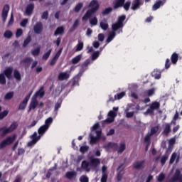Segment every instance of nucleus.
<instances>
[{"label":"nucleus","instance_id":"f257e3e1","mask_svg":"<svg viewBox=\"0 0 182 182\" xmlns=\"http://www.w3.org/2000/svg\"><path fill=\"white\" fill-rule=\"evenodd\" d=\"M88 8H91V9H88L86 11L85 14L82 16V21H88L90 18H92V15H93V14H96V12L99 11V8H100L99 3L96 0H92L88 5Z\"/></svg>","mask_w":182,"mask_h":182},{"label":"nucleus","instance_id":"f03ea898","mask_svg":"<svg viewBox=\"0 0 182 182\" xmlns=\"http://www.w3.org/2000/svg\"><path fill=\"white\" fill-rule=\"evenodd\" d=\"M18 128V122H14L10 125L9 128L6 127H3L0 128V132H2V136H6L9 133H12L14 130Z\"/></svg>","mask_w":182,"mask_h":182},{"label":"nucleus","instance_id":"7ed1b4c3","mask_svg":"<svg viewBox=\"0 0 182 182\" xmlns=\"http://www.w3.org/2000/svg\"><path fill=\"white\" fill-rule=\"evenodd\" d=\"M160 109V102L155 101L151 103L149 108L146 111L145 114H153L154 110Z\"/></svg>","mask_w":182,"mask_h":182},{"label":"nucleus","instance_id":"20e7f679","mask_svg":"<svg viewBox=\"0 0 182 182\" xmlns=\"http://www.w3.org/2000/svg\"><path fill=\"white\" fill-rule=\"evenodd\" d=\"M41 135L38 136V133L34 132L31 135V141H30L27 144L28 147H33V146H35V144H36L38 141L41 140Z\"/></svg>","mask_w":182,"mask_h":182},{"label":"nucleus","instance_id":"39448f33","mask_svg":"<svg viewBox=\"0 0 182 182\" xmlns=\"http://www.w3.org/2000/svg\"><path fill=\"white\" fill-rule=\"evenodd\" d=\"M151 0H145V2H150ZM144 4L143 0H134V3H132L131 9L132 11H136V9H139L140 6Z\"/></svg>","mask_w":182,"mask_h":182},{"label":"nucleus","instance_id":"423d86ee","mask_svg":"<svg viewBox=\"0 0 182 182\" xmlns=\"http://www.w3.org/2000/svg\"><path fill=\"white\" fill-rule=\"evenodd\" d=\"M9 9H10L9 4H5L3 7L1 18L4 23L6 22V19L8 18V14H9Z\"/></svg>","mask_w":182,"mask_h":182},{"label":"nucleus","instance_id":"0eeeda50","mask_svg":"<svg viewBox=\"0 0 182 182\" xmlns=\"http://www.w3.org/2000/svg\"><path fill=\"white\" fill-rule=\"evenodd\" d=\"M32 62H33V58L26 57L20 61V64L22 65L25 69H29V66H31V63H32Z\"/></svg>","mask_w":182,"mask_h":182},{"label":"nucleus","instance_id":"6e6552de","mask_svg":"<svg viewBox=\"0 0 182 182\" xmlns=\"http://www.w3.org/2000/svg\"><path fill=\"white\" fill-rule=\"evenodd\" d=\"M29 99H31V94H28L25 99L20 103L18 106V110H25L26 109V106L28 105V102H29Z\"/></svg>","mask_w":182,"mask_h":182},{"label":"nucleus","instance_id":"1a4fd4ad","mask_svg":"<svg viewBox=\"0 0 182 182\" xmlns=\"http://www.w3.org/2000/svg\"><path fill=\"white\" fill-rule=\"evenodd\" d=\"M181 178H182L181 171H180V169H176L174 175L169 180V182L178 181V180H180Z\"/></svg>","mask_w":182,"mask_h":182},{"label":"nucleus","instance_id":"9d476101","mask_svg":"<svg viewBox=\"0 0 182 182\" xmlns=\"http://www.w3.org/2000/svg\"><path fill=\"white\" fill-rule=\"evenodd\" d=\"M33 31L35 33H37L38 35L42 33V31H43V24L42 23V22H37L33 26Z\"/></svg>","mask_w":182,"mask_h":182},{"label":"nucleus","instance_id":"9b49d317","mask_svg":"<svg viewBox=\"0 0 182 182\" xmlns=\"http://www.w3.org/2000/svg\"><path fill=\"white\" fill-rule=\"evenodd\" d=\"M39 105V102H38V100L33 97H32L31 102L28 106V112H31V110H35L36 107H38V105Z\"/></svg>","mask_w":182,"mask_h":182},{"label":"nucleus","instance_id":"f8f14e48","mask_svg":"<svg viewBox=\"0 0 182 182\" xmlns=\"http://www.w3.org/2000/svg\"><path fill=\"white\" fill-rule=\"evenodd\" d=\"M70 77V74L68 73V72H62L58 74V79L60 82H63V80H68Z\"/></svg>","mask_w":182,"mask_h":182},{"label":"nucleus","instance_id":"ddd939ff","mask_svg":"<svg viewBox=\"0 0 182 182\" xmlns=\"http://www.w3.org/2000/svg\"><path fill=\"white\" fill-rule=\"evenodd\" d=\"M45 96V87L41 86L40 89L33 95V97L38 99V97H43Z\"/></svg>","mask_w":182,"mask_h":182},{"label":"nucleus","instance_id":"4468645a","mask_svg":"<svg viewBox=\"0 0 182 182\" xmlns=\"http://www.w3.org/2000/svg\"><path fill=\"white\" fill-rule=\"evenodd\" d=\"M12 72H14V68L12 67H8L4 71V75L7 77V79H12Z\"/></svg>","mask_w":182,"mask_h":182},{"label":"nucleus","instance_id":"2eb2a0df","mask_svg":"<svg viewBox=\"0 0 182 182\" xmlns=\"http://www.w3.org/2000/svg\"><path fill=\"white\" fill-rule=\"evenodd\" d=\"M144 163H146L145 160L135 162L134 164V168H136V170H142V168H144Z\"/></svg>","mask_w":182,"mask_h":182},{"label":"nucleus","instance_id":"dca6fc26","mask_svg":"<svg viewBox=\"0 0 182 182\" xmlns=\"http://www.w3.org/2000/svg\"><path fill=\"white\" fill-rule=\"evenodd\" d=\"M126 0H116L114 2L113 9H119V8L123 7Z\"/></svg>","mask_w":182,"mask_h":182},{"label":"nucleus","instance_id":"f3484780","mask_svg":"<svg viewBox=\"0 0 182 182\" xmlns=\"http://www.w3.org/2000/svg\"><path fill=\"white\" fill-rule=\"evenodd\" d=\"M34 9H35V4L33 3L28 4L26 8V15H28V16H31V14L33 13Z\"/></svg>","mask_w":182,"mask_h":182},{"label":"nucleus","instance_id":"a211bd4d","mask_svg":"<svg viewBox=\"0 0 182 182\" xmlns=\"http://www.w3.org/2000/svg\"><path fill=\"white\" fill-rule=\"evenodd\" d=\"M152 77L154 79L159 80L161 78V71L159 69H154V71L151 73Z\"/></svg>","mask_w":182,"mask_h":182},{"label":"nucleus","instance_id":"6ab92c4d","mask_svg":"<svg viewBox=\"0 0 182 182\" xmlns=\"http://www.w3.org/2000/svg\"><path fill=\"white\" fill-rule=\"evenodd\" d=\"M164 5V2L161 0H158L152 6V11H157L160 8V6H163Z\"/></svg>","mask_w":182,"mask_h":182},{"label":"nucleus","instance_id":"aec40b11","mask_svg":"<svg viewBox=\"0 0 182 182\" xmlns=\"http://www.w3.org/2000/svg\"><path fill=\"white\" fill-rule=\"evenodd\" d=\"M170 132H171V126L168 123L165 124V128L164 129L162 134H164V136H168Z\"/></svg>","mask_w":182,"mask_h":182},{"label":"nucleus","instance_id":"412c9836","mask_svg":"<svg viewBox=\"0 0 182 182\" xmlns=\"http://www.w3.org/2000/svg\"><path fill=\"white\" fill-rule=\"evenodd\" d=\"M48 129L49 128H47L46 125H43L38 129V133L42 137V136H43V134H45Z\"/></svg>","mask_w":182,"mask_h":182},{"label":"nucleus","instance_id":"4be33fe9","mask_svg":"<svg viewBox=\"0 0 182 182\" xmlns=\"http://www.w3.org/2000/svg\"><path fill=\"white\" fill-rule=\"evenodd\" d=\"M171 61L173 65H177V62H178V54L177 53H173L171 55Z\"/></svg>","mask_w":182,"mask_h":182},{"label":"nucleus","instance_id":"5701e85b","mask_svg":"<svg viewBox=\"0 0 182 182\" xmlns=\"http://www.w3.org/2000/svg\"><path fill=\"white\" fill-rule=\"evenodd\" d=\"M65 33V27L60 26L56 28L54 32V36H58V35H63Z\"/></svg>","mask_w":182,"mask_h":182},{"label":"nucleus","instance_id":"b1692460","mask_svg":"<svg viewBox=\"0 0 182 182\" xmlns=\"http://www.w3.org/2000/svg\"><path fill=\"white\" fill-rule=\"evenodd\" d=\"M16 139V135H13V136H8L4 139V141H6L7 146H9V144H12L15 141Z\"/></svg>","mask_w":182,"mask_h":182},{"label":"nucleus","instance_id":"393cba45","mask_svg":"<svg viewBox=\"0 0 182 182\" xmlns=\"http://www.w3.org/2000/svg\"><path fill=\"white\" fill-rule=\"evenodd\" d=\"M77 175V173L76 171H68L65 173V177L66 178H68V180H72V178H73V177H76Z\"/></svg>","mask_w":182,"mask_h":182},{"label":"nucleus","instance_id":"a878e982","mask_svg":"<svg viewBox=\"0 0 182 182\" xmlns=\"http://www.w3.org/2000/svg\"><path fill=\"white\" fill-rule=\"evenodd\" d=\"M82 59V54L77 55L75 58H73L71 60L73 65H77L79 62H80V60Z\"/></svg>","mask_w":182,"mask_h":182},{"label":"nucleus","instance_id":"bb28decb","mask_svg":"<svg viewBox=\"0 0 182 182\" xmlns=\"http://www.w3.org/2000/svg\"><path fill=\"white\" fill-rule=\"evenodd\" d=\"M120 28H123V26L122 24H119L118 22L112 25V29L113 31L112 32H116L117 31H119Z\"/></svg>","mask_w":182,"mask_h":182},{"label":"nucleus","instance_id":"cd10ccee","mask_svg":"<svg viewBox=\"0 0 182 182\" xmlns=\"http://www.w3.org/2000/svg\"><path fill=\"white\" fill-rule=\"evenodd\" d=\"M14 79H16V80H18V81H21L22 80L21 73L18 70H14Z\"/></svg>","mask_w":182,"mask_h":182},{"label":"nucleus","instance_id":"c85d7f7f","mask_svg":"<svg viewBox=\"0 0 182 182\" xmlns=\"http://www.w3.org/2000/svg\"><path fill=\"white\" fill-rule=\"evenodd\" d=\"M99 164H100V160L99 159H92L90 160V166L92 167H97Z\"/></svg>","mask_w":182,"mask_h":182},{"label":"nucleus","instance_id":"c756f323","mask_svg":"<svg viewBox=\"0 0 182 182\" xmlns=\"http://www.w3.org/2000/svg\"><path fill=\"white\" fill-rule=\"evenodd\" d=\"M52 123H53V118H52V117H50L47 119H46L44 126L49 129Z\"/></svg>","mask_w":182,"mask_h":182},{"label":"nucleus","instance_id":"7c9ffc66","mask_svg":"<svg viewBox=\"0 0 182 182\" xmlns=\"http://www.w3.org/2000/svg\"><path fill=\"white\" fill-rule=\"evenodd\" d=\"M82 8H83V3L79 2L74 8V12H75L76 14H79Z\"/></svg>","mask_w":182,"mask_h":182},{"label":"nucleus","instance_id":"2f4dec72","mask_svg":"<svg viewBox=\"0 0 182 182\" xmlns=\"http://www.w3.org/2000/svg\"><path fill=\"white\" fill-rule=\"evenodd\" d=\"M116 36V32L112 31L111 33H109L107 38V43H110L111 41H113V38Z\"/></svg>","mask_w":182,"mask_h":182},{"label":"nucleus","instance_id":"473e14b6","mask_svg":"<svg viewBox=\"0 0 182 182\" xmlns=\"http://www.w3.org/2000/svg\"><path fill=\"white\" fill-rule=\"evenodd\" d=\"M100 26L102 31H107V29H109V24L107 22L101 21L100 23Z\"/></svg>","mask_w":182,"mask_h":182},{"label":"nucleus","instance_id":"72a5a7b5","mask_svg":"<svg viewBox=\"0 0 182 182\" xmlns=\"http://www.w3.org/2000/svg\"><path fill=\"white\" fill-rule=\"evenodd\" d=\"M81 167L84 168V170H86L87 171H90V168H89V162L87 161H83L82 162Z\"/></svg>","mask_w":182,"mask_h":182},{"label":"nucleus","instance_id":"f704fd0d","mask_svg":"<svg viewBox=\"0 0 182 182\" xmlns=\"http://www.w3.org/2000/svg\"><path fill=\"white\" fill-rule=\"evenodd\" d=\"M32 41V38H31V36H28L23 41V48H26L29 43H31Z\"/></svg>","mask_w":182,"mask_h":182},{"label":"nucleus","instance_id":"c9c22d12","mask_svg":"<svg viewBox=\"0 0 182 182\" xmlns=\"http://www.w3.org/2000/svg\"><path fill=\"white\" fill-rule=\"evenodd\" d=\"M89 65H90V60L87 59L84 61V63L82 64H81V68H82V69H84L85 70H86V69H87V67L89 66Z\"/></svg>","mask_w":182,"mask_h":182},{"label":"nucleus","instance_id":"e433bc0d","mask_svg":"<svg viewBox=\"0 0 182 182\" xmlns=\"http://www.w3.org/2000/svg\"><path fill=\"white\" fill-rule=\"evenodd\" d=\"M113 11V8L112 7H107L105 10L102 11V15L105 16V15H109V14H111V12Z\"/></svg>","mask_w":182,"mask_h":182},{"label":"nucleus","instance_id":"4c0bfd02","mask_svg":"<svg viewBox=\"0 0 182 182\" xmlns=\"http://www.w3.org/2000/svg\"><path fill=\"white\" fill-rule=\"evenodd\" d=\"M14 33H12V31L7 30L4 32V38H6L7 39H11L12 38Z\"/></svg>","mask_w":182,"mask_h":182},{"label":"nucleus","instance_id":"58836bf2","mask_svg":"<svg viewBox=\"0 0 182 182\" xmlns=\"http://www.w3.org/2000/svg\"><path fill=\"white\" fill-rule=\"evenodd\" d=\"M126 96V92H122L120 93L117 94V95H114V100H120V99H122V97H124Z\"/></svg>","mask_w":182,"mask_h":182},{"label":"nucleus","instance_id":"ea45409f","mask_svg":"<svg viewBox=\"0 0 182 182\" xmlns=\"http://www.w3.org/2000/svg\"><path fill=\"white\" fill-rule=\"evenodd\" d=\"M62 107V100H59L55 105V107H54V112H58V110H59V109H60V107Z\"/></svg>","mask_w":182,"mask_h":182},{"label":"nucleus","instance_id":"a19ab883","mask_svg":"<svg viewBox=\"0 0 182 182\" xmlns=\"http://www.w3.org/2000/svg\"><path fill=\"white\" fill-rule=\"evenodd\" d=\"M14 97V92H9L4 96L5 100H11Z\"/></svg>","mask_w":182,"mask_h":182},{"label":"nucleus","instance_id":"79ce46f5","mask_svg":"<svg viewBox=\"0 0 182 182\" xmlns=\"http://www.w3.org/2000/svg\"><path fill=\"white\" fill-rule=\"evenodd\" d=\"M9 113V111L8 110H4L2 112H0V120H4L5 117L8 116V114Z\"/></svg>","mask_w":182,"mask_h":182},{"label":"nucleus","instance_id":"37998d69","mask_svg":"<svg viewBox=\"0 0 182 182\" xmlns=\"http://www.w3.org/2000/svg\"><path fill=\"white\" fill-rule=\"evenodd\" d=\"M0 85H6V78L4 73L0 74Z\"/></svg>","mask_w":182,"mask_h":182},{"label":"nucleus","instance_id":"c03bdc74","mask_svg":"<svg viewBox=\"0 0 182 182\" xmlns=\"http://www.w3.org/2000/svg\"><path fill=\"white\" fill-rule=\"evenodd\" d=\"M124 21H126V15H122L118 18L117 23L124 26L123 22H124Z\"/></svg>","mask_w":182,"mask_h":182},{"label":"nucleus","instance_id":"a18cd8bd","mask_svg":"<svg viewBox=\"0 0 182 182\" xmlns=\"http://www.w3.org/2000/svg\"><path fill=\"white\" fill-rule=\"evenodd\" d=\"M83 42H80L76 46L75 52H80L83 49Z\"/></svg>","mask_w":182,"mask_h":182},{"label":"nucleus","instance_id":"49530a36","mask_svg":"<svg viewBox=\"0 0 182 182\" xmlns=\"http://www.w3.org/2000/svg\"><path fill=\"white\" fill-rule=\"evenodd\" d=\"M164 178H166V175H164V173H161L157 176V181H159V182H163V181H164Z\"/></svg>","mask_w":182,"mask_h":182},{"label":"nucleus","instance_id":"de8ad7c7","mask_svg":"<svg viewBox=\"0 0 182 182\" xmlns=\"http://www.w3.org/2000/svg\"><path fill=\"white\" fill-rule=\"evenodd\" d=\"M168 160V155H164L161 159V166H164L166 164V162Z\"/></svg>","mask_w":182,"mask_h":182},{"label":"nucleus","instance_id":"09e8293b","mask_svg":"<svg viewBox=\"0 0 182 182\" xmlns=\"http://www.w3.org/2000/svg\"><path fill=\"white\" fill-rule=\"evenodd\" d=\"M14 22H15V18H14V13H11L10 19L8 22V26H12V25H14Z\"/></svg>","mask_w":182,"mask_h":182},{"label":"nucleus","instance_id":"8fccbe9b","mask_svg":"<svg viewBox=\"0 0 182 182\" xmlns=\"http://www.w3.org/2000/svg\"><path fill=\"white\" fill-rule=\"evenodd\" d=\"M90 23L92 26H96L97 25V17H93L90 20Z\"/></svg>","mask_w":182,"mask_h":182},{"label":"nucleus","instance_id":"3c124183","mask_svg":"<svg viewBox=\"0 0 182 182\" xmlns=\"http://www.w3.org/2000/svg\"><path fill=\"white\" fill-rule=\"evenodd\" d=\"M176 159H177V154L175 152L172 154L170 161H169V164H173L174 161H176Z\"/></svg>","mask_w":182,"mask_h":182},{"label":"nucleus","instance_id":"603ef678","mask_svg":"<svg viewBox=\"0 0 182 182\" xmlns=\"http://www.w3.org/2000/svg\"><path fill=\"white\" fill-rule=\"evenodd\" d=\"M99 139H100L99 137L92 136L90 137V144H96V143H97V141Z\"/></svg>","mask_w":182,"mask_h":182},{"label":"nucleus","instance_id":"864d4df0","mask_svg":"<svg viewBox=\"0 0 182 182\" xmlns=\"http://www.w3.org/2000/svg\"><path fill=\"white\" fill-rule=\"evenodd\" d=\"M50 53H52V49H50L48 52L43 54V59L45 60H47V59H49V56H50Z\"/></svg>","mask_w":182,"mask_h":182},{"label":"nucleus","instance_id":"5fc2aeb1","mask_svg":"<svg viewBox=\"0 0 182 182\" xmlns=\"http://www.w3.org/2000/svg\"><path fill=\"white\" fill-rule=\"evenodd\" d=\"M89 151V147L87 146H82L80 148V153H82V154H85L86 151Z\"/></svg>","mask_w":182,"mask_h":182},{"label":"nucleus","instance_id":"6e6d98bb","mask_svg":"<svg viewBox=\"0 0 182 182\" xmlns=\"http://www.w3.org/2000/svg\"><path fill=\"white\" fill-rule=\"evenodd\" d=\"M159 132V126L153 127L151 128V136L156 134Z\"/></svg>","mask_w":182,"mask_h":182},{"label":"nucleus","instance_id":"4d7b16f0","mask_svg":"<svg viewBox=\"0 0 182 182\" xmlns=\"http://www.w3.org/2000/svg\"><path fill=\"white\" fill-rule=\"evenodd\" d=\"M131 5H132L131 1H127L126 3H124V5L122 6L124 9H125V11H129V9H130Z\"/></svg>","mask_w":182,"mask_h":182},{"label":"nucleus","instance_id":"13d9d810","mask_svg":"<svg viewBox=\"0 0 182 182\" xmlns=\"http://www.w3.org/2000/svg\"><path fill=\"white\" fill-rule=\"evenodd\" d=\"M124 150H126V144L121 143L118 149V153L122 154Z\"/></svg>","mask_w":182,"mask_h":182},{"label":"nucleus","instance_id":"bf43d9fd","mask_svg":"<svg viewBox=\"0 0 182 182\" xmlns=\"http://www.w3.org/2000/svg\"><path fill=\"white\" fill-rule=\"evenodd\" d=\"M110 147L116 148L117 147V144L113 143V142H109L107 145H105V149H110Z\"/></svg>","mask_w":182,"mask_h":182},{"label":"nucleus","instance_id":"052dcab7","mask_svg":"<svg viewBox=\"0 0 182 182\" xmlns=\"http://www.w3.org/2000/svg\"><path fill=\"white\" fill-rule=\"evenodd\" d=\"M100 55V51H95L92 53V60H96L97 58H99V55Z\"/></svg>","mask_w":182,"mask_h":182},{"label":"nucleus","instance_id":"680f3d73","mask_svg":"<svg viewBox=\"0 0 182 182\" xmlns=\"http://www.w3.org/2000/svg\"><path fill=\"white\" fill-rule=\"evenodd\" d=\"M39 53H41V48H37L34 49L32 51V55L33 56H38V55H39Z\"/></svg>","mask_w":182,"mask_h":182},{"label":"nucleus","instance_id":"e2e57ef3","mask_svg":"<svg viewBox=\"0 0 182 182\" xmlns=\"http://www.w3.org/2000/svg\"><path fill=\"white\" fill-rule=\"evenodd\" d=\"M80 182H89V178L86 175H82L80 178Z\"/></svg>","mask_w":182,"mask_h":182},{"label":"nucleus","instance_id":"0e129e2a","mask_svg":"<svg viewBox=\"0 0 182 182\" xmlns=\"http://www.w3.org/2000/svg\"><path fill=\"white\" fill-rule=\"evenodd\" d=\"M171 66V62H170V58H167L165 61V69H170Z\"/></svg>","mask_w":182,"mask_h":182},{"label":"nucleus","instance_id":"69168bd1","mask_svg":"<svg viewBox=\"0 0 182 182\" xmlns=\"http://www.w3.org/2000/svg\"><path fill=\"white\" fill-rule=\"evenodd\" d=\"M22 33H23L22 28H18L16 32V38H19L20 36H22Z\"/></svg>","mask_w":182,"mask_h":182},{"label":"nucleus","instance_id":"338daca9","mask_svg":"<svg viewBox=\"0 0 182 182\" xmlns=\"http://www.w3.org/2000/svg\"><path fill=\"white\" fill-rule=\"evenodd\" d=\"M117 181H122V179L123 178V171H119L117 173Z\"/></svg>","mask_w":182,"mask_h":182},{"label":"nucleus","instance_id":"774afa93","mask_svg":"<svg viewBox=\"0 0 182 182\" xmlns=\"http://www.w3.org/2000/svg\"><path fill=\"white\" fill-rule=\"evenodd\" d=\"M101 182H107V173H104L101 178Z\"/></svg>","mask_w":182,"mask_h":182}]
</instances>
